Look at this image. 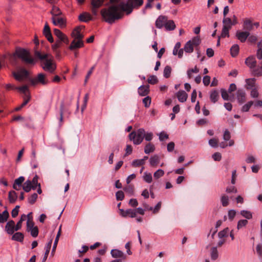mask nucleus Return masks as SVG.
Returning a JSON list of instances; mask_svg holds the SVG:
<instances>
[{"instance_id": "obj_1", "label": "nucleus", "mask_w": 262, "mask_h": 262, "mask_svg": "<svg viewBox=\"0 0 262 262\" xmlns=\"http://www.w3.org/2000/svg\"><path fill=\"white\" fill-rule=\"evenodd\" d=\"M124 12L120 8L119 3L117 5H113L108 8H104L101 10L102 17L106 22L110 24L121 18Z\"/></svg>"}, {"instance_id": "obj_2", "label": "nucleus", "mask_w": 262, "mask_h": 262, "mask_svg": "<svg viewBox=\"0 0 262 262\" xmlns=\"http://www.w3.org/2000/svg\"><path fill=\"white\" fill-rule=\"evenodd\" d=\"M35 56L41 60L42 68L50 73H53L56 69V64L53 61L51 55L44 53L41 54L39 51L35 52Z\"/></svg>"}, {"instance_id": "obj_3", "label": "nucleus", "mask_w": 262, "mask_h": 262, "mask_svg": "<svg viewBox=\"0 0 262 262\" xmlns=\"http://www.w3.org/2000/svg\"><path fill=\"white\" fill-rule=\"evenodd\" d=\"M143 4V0H127L126 2L119 3L120 8L127 15L130 14L134 9H138Z\"/></svg>"}, {"instance_id": "obj_4", "label": "nucleus", "mask_w": 262, "mask_h": 262, "mask_svg": "<svg viewBox=\"0 0 262 262\" xmlns=\"http://www.w3.org/2000/svg\"><path fill=\"white\" fill-rule=\"evenodd\" d=\"M15 54L21 60L27 63L33 64H34V60L31 56L29 51L21 48H16Z\"/></svg>"}, {"instance_id": "obj_5", "label": "nucleus", "mask_w": 262, "mask_h": 262, "mask_svg": "<svg viewBox=\"0 0 262 262\" xmlns=\"http://www.w3.org/2000/svg\"><path fill=\"white\" fill-rule=\"evenodd\" d=\"M145 135V129L143 128H139L136 131H133L129 134L128 137L132 141L134 144L139 145L143 141Z\"/></svg>"}, {"instance_id": "obj_6", "label": "nucleus", "mask_w": 262, "mask_h": 262, "mask_svg": "<svg viewBox=\"0 0 262 262\" xmlns=\"http://www.w3.org/2000/svg\"><path fill=\"white\" fill-rule=\"evenodd\" d=\"M30 81L32 85H35L38 83L42 85H46L49 83V80L46 78V75L43 73L38 74L35 78L30 79Z\"/></svg>"}, {"instance_id": "obj_7", "label": "nucleus", "mask_w": 262, "mask_h": 262, "mask_svg": "<svg viewBox=\"0 0 262 262\" xmlns=\"http://www.w3.org/2000/svg\"><path fill=\"white\" fill-rule=\"evenodd\" d=\"M54 33L55 35L57 37V40L61 42L62 43H66L68 45L69 42V40L68 37L66 35L63 34L61 31H60L58 29H54Z\"/></svg>"}, {"instance_id": "obj_8", "label": "nucleus", "mask_w": 262, "mask_h": 262, "mask_svg": "<svg viewBox=\"0 0 262 262\" xmlns=\"http://www.w3.org/2000/svg\"><path fill=\"white\" fill-rule=\"evenodd\" d=\"M104 1L105 0H92L91 10L94 15H96L97 14V9L103 5Z\"/></svg>"}, {"instance_id": "obj_9", "label": "nucleus", "mask_w": 262, "mask_h": 262, "mask_svg": "<svg viewBox=\"0 0 262 262\" xmlns=\"http://www.w3.org/2000/svg\"><path fill=\"white\" fill-rule=\"evenodd\" d=\"M52 21L54 25L58 26L60 27H63L66 26V20L65 19L60 16H52Z\"/></svg>"}, {"instance_id": "obj_10", "label": "nucleus", "mask_w": 262, "mask_h": 262, "mask_svg": "<svg viewBox=\"0 0 262 262\" xmlns=\"http://www.w3.org/2000/svg\"><path fill=\"white\" fill-rule=\"evenodd\" d=\"M111 254L113 257L120 258L122 260H124L126 258V256L122 251L116 249L112 250Z\"/></svg>"}, {"instance_id": "obj_11", "label": "nucleus", "mask_w": 262, "mask_h": 262, "mask_svg": "<svg viewBox=\"0 0 262 262\" xmlns=\"http://www.w3.org/2000/svg\"><path fill=\"white\" fill-rule=\"evenodd\" d=\"M5 230L10 235L13 234L15 231H16L14 221L11 220L8 222L5 226Z\"/></svg>"}, {"instance_id": "obj_12", "label": "nucleus", "mask_w": 262, "mask_h": 262, "mask_svg": "<svg viewBox=\"0 0 262 262\" xmlns=\"http://www.w3.org/2000/svg\"><path fill=\"white\" fill-rule=\"evenodd\" d=\"M43 34L48 39V40L50 42H53L54 39L52 37L50 28L47 23H46L44 26V28L43 30Z\"/></svg>"}, {"instance_id": "obj_13", "label": "nucleus", "mask_w": 262, "mask_h": 262, "mask_svg": "<svg viewBox=\"0 0 262 262\" xmlns=\"http://www.w3.org/2000/svg\"><path fill=\"white\" fill-rule=\"evenodd\" d=\"M252 74L256 77H260L262 76V62H260L257 66L256 65L251 70Z\"/></svg>"}, {"instance_id": "obj_14", "label": "nucleus", "mask_w": 262, "mask_h": 262, "mask_svg": "<svg viewBox=\"0 0 262 262\" xmlns=\"http://www.w3.org/2000/svg\"><path fill=\"white\" fill-rule=\"evenodd\" d=\"M166 21V16L160 15L156 21L155 25L156 27L159 29L162 28L163 26H165Z\"/></svg>"}, {"instance_id": "obj_15", "label": "nucleus", "mask_w": 262, "mask_h": 262, "mask_svg": "<svg viewBox=\"0 0 262 262\" xmlns=\"http://www.w3.org/2000/svg\"><path fill=\"white\" fill-rule=\"evenodd\" d=\"M83 41L82 40H76V39H74L72 41L69 48L70 50L72 51L75 49L81 48L83 46Z\"/></svg>"}, {"instance_id": "obj_16", "label": "nucleus", "mask_w": 262, "mask_h": 262, "mask_svg": "<svg viewBox=\"0 0 262 262\" xmlns=\"http://www.w3.org/2000/svg\"><path fill=\"white\" fill-rule=\"evenodd\" d=\"M245 64L251 70L257 64L256 60L254 57L249 56L245 60Z\"/></svg>"}, {"instance_id": "obj_17", "label": "nucleus", "mask_w": 262, "mask_h": 262, "mask_svg": "<svg viewBox=\"0 0 262 262\" xmlns=\"http://www.w3.org/2000/svg\"><path fill=\"white\" fill-rule=\"evenodd\" d=\"M249 35L250 33L248 31H237L236 33V36L242 42H245Z\"/></svg>"}, {"instance_id": "obj_18", "label": "nucleus", "mask_w": 262, "mask_h": 262, "mask_svg": "<svg viewBox=\"0 0 262 262\" xmlns=\"http://www.w3.org/2000/svg\"><path fill=\"white\" fill-rule=\"evenodd\" d=\"M176 95L178 100L182 103L185 102L188 97L187 94L183 90L179 91Z\"/></svg>"}, {"instance_id": "obj_19", "label": "nucleus", "mask_w": 262, "mask_h": 262, "mask_svg": "<svg viewBox=\"0 0 262 262\" xmlns=\"http://www.w3.org/2000/svg\"><path fill=\"white\" fill-rule=\"evenodd\" d=\"M149 92V86L148 85H142L138 88V93L142 96H146Z\"/></svg>"}, {"instance_id": "obj_20", "label": "nucleus", "mask_w": 262, "mask_h": 262, "mask_svg": "<svg viewBox=\"0 0 262 262\" xmlns=\"http://www.w3.org/2000/svg\"><path fill=\"white\" fill-rule=\"evenodd\" d=\"M237 99L239 103L242 104L245 101L246 93L243 90H238L236 93Z\"/></svg>"}, {"instance_id": "obj_21", "label": "nucleus", "mask_w": 262, "mask_h": 262, "mask_svg": "<svg viewBox=\"0 0 262 262\" xmlns=\"http://www.w3.org/2000/svg\"><path fill=\"white\" fill-rule=\"evenodd\" d=\"M23 188L25 191L29 192L31 189L35 190L36 186L32 184V182L30 180H27L24 183Z\"/></svg>"}, {"instance_id": "obj_22", "label": "nucleus", "mask_w": 262, "mask_h": 262, "mask_svg": "<svg viewBox=\"0 0 262 262\" xmlns=\"http://www.w3.org/2000/svg\"><path fill=\"white\" fill-rule=\"evenodd\" d=\"M78 18L81 21L88 22L92 19V17L89 13L84 12L79 15Z\"/></svg>"}, {"instance_id": "obj_23", "label": "nucleus", "mask_w": 262, "mask_h": 262, "mask_svg": "<svg viewBox=\"0 0 262 262\" xmlns=\"http://www.w3.org/2000/svg\"><path fill=\"white\" fill-rule=\"evenodd\" d=\"M232 23L231 18L227 17H224L223 19V27L230 29L232 26L234 25Z\"/></svg>"}, {"instance_id": "obj_24", "label": "nucleus", "mask_w": 262, "mask_h": 262, "mask_svg": "<svg viewBox=\"0 0 262 262\" xmlns=\"http://www.w3.org/2000/svg\"><path fill=\"white\" fill-rule=\"evenodd\" d=\"M8 199L10 203H15L17 199V195L16 192L14 190L10 191L8 194Z\"/></svg>"}, {"instance_id": "obj_25", "label": "nucleus", "mask_w": 262, "mask_h": 262, "mask_svg": "<svg viewBox=\"0 0 262 262\" xmlns=\"http://www.w3.org/2000/svg\"><path fill=\"white\" fill-rule=\"evenodd\" d=\"M24 238V235L21 232H16L12 236V239L13 241L23 242Z\"/></svg>"}, {"instance_id": "obj_26", "label": "nucleus", "mask_w": 262, "mask_h": 262, "mask_svg": "<svg viewBox=\"0 0 262 262\" xmlns=\"http://www.w3.org/2000/svg\"><path fill=\"white\" fill-rule=\"evenodd\" d=\"M219 97V94L217 91L213 90L210 92V98L212 102L215 103L217 101Z\"/></svg>"}, {"instance_id": "obj_27", "label": "nucleus", "mask_w": 262, "mask_h": 262, "mask_svg": "<svg viewBox=\"0 0 262 262\" xmlns=\"http://www.w3.org/2000/svg\"><path fill=\"white\" fill-rule=\"evenodd\" d=\"M256 79L254 78L246 79V88L247 89H253L255 86Z\"/></svg>"}, {"instance_id": "obj_28", "label": "nucleus", "mask_w": 262, "mask_h": 262, "mask_svg": "<svg viewBox=\"0 0 262 262\" xmlns=\"http://www.w3.org/2000/svg\"><path fill=\"white\" fill-rule=\"evenodd\" d=\"M159 157L157 155L151 156L149 159L150 165L152 167L157 165L159 163Z\"/></svg>"}, {"instance_id": "obj_29", "label": "nucleus", "mask_w": 262, "mask_h": 262, "mask_svg": "<svg viewBox=\"0 0 262 262\" xmlns=\"http://www.w3.org/2000/svg\"><path fill=\"white\" fill-rule=\"evenodd\" d=\"M155 150V145L151 143H149L146 145L144 147V152L146 154H149Z\"/></svg>"}, {"instance_id": "obj_30", "label": "nucleus", "mask_w": 262, "mask_h": 262, "mask_svg": "<svg viewBox=\"0 0 262 262\" xmlns=\"http://www.w3.org/2000/svg\"><path fill=\"white\" fill-rule=\"evenodd\" d=\"M164 27L166 30L171 31V30H173L175 29L176 25L173 20H167Z\"/></svg>"}, {"instance_id": "obj_31", "label": "nucleus", "mask_w": 262, "mask_h": 262, "mask_svg": "<svg viewBox=\"0 0 262 262\" xmlns=\"http://www.w3.org/2000/svg\"><path fill=\"white\" fill-rule=\"evenodd\" d=\"M52 244V239H51L49 241V242L47 244V245L45 247L46 252L45 253V255L43 258V260H42L43 261H46L48 255L49 253V252H50V249L51 247Z\"/></svg>"}, {"instance_id": "obj_32", "label": "nucleus", "mask_w": 262, "mask_h": 262, "mask_svg": "<svg viewBox=\"0 0 262 262\" xmlns=\"http://www.w3.org/2000/svg\"><path fill=\"white\" fill-rule=\"evenodd\" d=\"M219 256V253L216 247H213L211 249L210 257L213 260H216Z\"/></svg>"}, {"instance_id": "obj_33", "label": "nucleus", "mask_w": 262, "mask_h": 262, "mask_svg": "<svg viewBox=\"0 0 262 262\" xmlns=\"http://www.w3.org/2000/svg\"><path fill=\"white\" fill-rule=\"evenodd\" d=\"M61 226H60L59 227V230L58 231V233L56 235L54 242L52 250V254H53L54 252L55 251V250H56V247H57V244L58 242L59 238L61 234Z\"/></svg>"}, {"instance_id": "obj_34", "label": "nucleus", "mask_w": 262, "mask_h": 262, "mask_svg": "<svg viewBox=\"0 0 262 262\" xmlns=\"http://www.w3.org/2000/svg\"><path fill=\"white\" fill-rule=\"evenodd\" d=\"M194 47L191 43V41H188L185 45L184 50L186 53H192L193 51Z\"/></svg>"}, {"instance_id": "obj_35", "label": "nucleus", "mask_w": 262, "mask_h": 262, "mask_svg": "<svg viewBox=\"0 0 262 262\" xmlns=\"http://www.w3.org/2000/svg\"><path fill=\"white\" fill-rule=\"evenodd\" d=\"M239 47L237 45H234L230 49V52L232 57H235L238 53Z\"/></svg>"}, {"instance_id": "obj_36", "label": "nucleus", "mask_w": 262, "mask_h": 262, "mask_svg": "<svg viewBox=\"0 0 262 262\" xmlns=\"http://www.w3.org/2000/svg\"><path fill=\"white\" fill-rule=\"evenodd\" d=\"M229 232L228 228H226L224 230L221 231L218 233V237L220 238H224V237H227Z\"/></svg>"}, {"instance_id": "obj_37", "label": "nucleus", "mask_w": 262, "mask_h": 262, "mask_svg": "<svg viewBox=\"0 0 262 262\" xmlns=\"http://www.w3.org/2000/svg\"><path fill=\"white\" fill-rule=\"evenodd\" d=\"M171 68L169 66H166L164 69L163 76L165 78H168L170 76Z\"/></svg>"}, {"instance_id": "obj_38", "label": "nucleus", "mask_w": 262, "mask_h": 262, "mask_svg": "<svg viewBox=\"0 0 262 262\" xmlns=\"http://www.w3.org/2000/svg\"><path fill=\"white\" fill-rule=\"evenodd\" d=\"M240 214L248 220H250L252 217V214L250 211L248 210H241Z\"/></svg>"}, {"instance_id": "obj_39", "label": "nucleus", "mask_w": 262, "mask_h": 262, "mask_svg": "<svg viewBox=\"0 0 262 262\" xmlns=\"http://www.w3.org/2000/svg\"><path fill=\"white\" fill-rule=\"evenodd\" d=\"M221 201L222 205L224 207H226L229 204V197L226 194H223L221 196Z\"/></svg>"}, {"instance_id": "obj_40", "label": "nucleus", "mask_w": 262, "mask_h": 262, "mask_svg": "<svg viewBox=\"0 0 262 262\" xmlns=\"http://www.w3.org/2000/svg\"><path fill=\"white\" fill-rule=\"evenodd\" d=\"M143 178L144 181L148 183H150L152 180L151 174L147 172L144 173Z\"/></svg>"}, {"instance_id": "obj_41", "label": "nucleus", "mask_w": 262, "mask_h": 262, "mask_svg": "<svg viewBox=\"0 0 262 262\" xmlns=\"http://www.w3.org/2000/svg\"><path fill=\"white\" fill-rule=\"evenodd\" d=\"M244 28L247 30L251 31L253 28V25L252 24V22L249 19H247L244 21Z\"/></svg>"}, {"instance_id": "obj_42", "label": "nucleus", "mask_w": 262, "mask_h": 262, "mask_svg": "<svg viewBox=\"0 0 262 262\" xmlns=\"http://www.w3.org/2000/svg\"><path fill=\"white\" fill-rule=\"evenodd\" d=\"M51 14L52 16H60L62 14V12L59 8L54 6L51 11Z\"/></svg>"}, {"instance_id": "obj_43", "label": "nucleus", "mask_w": 262, "mask_h": 262, "mask_svg": "<svg viewBox=\"0 0 262 262\" xmlns=\"http://www.w3.org/2000/svg\"><path fill=\"white\" fill-rule=\"evenodd\" d=\"M253 104V102L252 101H250L245 105L242 106L241 111L243 112H247L249 111L251 106Z\"/></svg>"}, {"instance_id": "obj_44", "label": "nucleus", "mask_w": 262, "mask_h": 262, "mask_svg": "<svg viewBox=\"0 0 262 262\" xmlns=\"http://www.w3.org/2000/svg\"><path fill=\"white\" fill-rule=\"evenodd\" d=\"M26 217V215L25 214H23L21 215L20 220L15 225V230L16 231H18L21 228V224L25 220Z\"/></svg>"}, {"instance_id": "obj_45", "label": "nucleus", "mask_w": 262, "mask_h": 262, "mask_svg": "<svg viewBox=\"0 0 262 262\" xmlns=\"http://www.w3.org/2000/svg\"><path fill=\"white\" fill-rule=\"evenodd\" d=\"M80 34V29L77 27L74 29V30L71 33V36L74 38V39L77 40L78 38L79 37Z\"/></svg>"}, {"instance_id": "obj_46", "label": "nucleus", "mask_w": 262, "mask_h": 262, "mask_svg": "<svg viewBox=\"0 0 262 262\" xmlns=\"http://www.w3.org/2000/svg\"><path fill=\"white\" fill-rule=\"evenodd\" d=\"M37 194L34 193L28 199V203L30 204H34L37 199Z\"/></svg>"}, {"instance_id": "obj_47", "label": "nucleus", "mask_w": 262, "mask_h": 262, "mask_svg": "<svg viewBox=\"0 0 262 262\" xmlns=\"http://www.w3.org/2000/svg\"><path fill=\"white\" fill-rule=\"evenodd\" d=\"M189 41H191V43L193 47H196L201 43V39L199 36L194 37Z\"/></svg>"}, {"instance_id": "obj_48", "label": "nucleus", "mask_w": 262, "mask_h": 262, "mask_svg": "<svg viewBox=\"0 0 262 262\" xmlns=\"http://www.w3.org/2000/svg\"><path fill=\"white\" fill-rule=\"evenodd\" d=\"M164 174L163 170L159 169L155 172L154 173V177L156 179H158L160 177H162Z\"/></svg>"}, {"instance_id": "obj_49", "label": "nucleus", "mask_w": 262, "mask_h": 262, "mask_svg": "<svg viewBox=\"0 0 262 262\" xmlns=\"http://www.w3.org/2000/svg\"><path fill=\"white\" fill-rule=\"evenodd\" d=\"M147 81L151 84H155L158 82V80L157 76L155 75H151L148 78Z\"/></svg>"}, {"instance_id": "obj_50", "label": "nucleus", "mask_w": 262, "mask_h": 262, "mask_svg": "<svg viewBox=\"0 0 262 262\" xmlns=\"http://www.w3.org/2000/svg\"><path fill=\"white\" fill-rule=\"evenodd\" d=\"M28 232H30L31 235L33 237H36L38 234V229L37 226H35L34 228H32Z\"/></svg>"}, {"instance_id": "obj_51", "label": "nucleus", "mask_w": 262, "mask_h": 262, "mask_svg": "<svg viewBox=\"0 0 262 262\" xmlns=\"http://www.w3.org/2000/svg\"><path fill=\"white\" fill-rule=\"evenodd\" d=\"M126 213H127V216H129L130 217H135L137 215L136 210L132 209H127Z\"/></svg>"}, {"instance_id": "obj_52", "label": "nucleus", "mask_w": 262, "mask_h": 262, "mask_svg": "<svg viewBox=\"0 0 262 262\" xmlns=\"http://www.w3.org/2000/svg\"><path fill=\"white\" fill-rule=\"evenodd\" d=\"M248 224V221L247 220H241L237 223V228L238 229H241L243 227L245 226Z\"/></svg>"}, {"instance_id": "obj_53", "label": "nucleus", "mask_w": 262, "mask_h": 262, "mask_svg": "<svg viewBox=\"0 0 262 262\" xmlns=\"http://www.w3.org/2000/svg\"><path fill=\"white\" fill-rule=\"evenodd\" d=\"M144 164V163L143 162V160H141V159L134 160L132 163V165L134 167H138Z\"/></svg>"}, {"instance_id": "obj_54", "label": "nucleus", "mask_w": 262, "mask_h": 262, "mask_svg": "<svg viewBox=\"0 0 262 262\" xmlns=\"http://www.w3.org/2000/svg\"><path fill=\"white\" fill-rule=\"evenodd\" d=\"M230 29L223 27L222 33H221V37H229V31Z\"/></svg>"}, {"instance_id": "obj_55", "label": "nucleus", "mask_w": 262, "mask_h": 262, "mask_svg": "<svg viewBox=\"0 0 262 262\" xmlns=\"http://www.w3.org/2000/svg\"><path fill=\"white\" fill-rule=\"evenodd\" d=\"M116 199L118 201H122L124 199V194L122 191H118L116 193Z\"/></svg>"}, {"instance_id": "obj_56", "label": "nucleus", "mask_w": 262, "mask_h": 262, "mask_svg": "<svg viewBox=\"0 0 262 262\" xmlns=\"http://www.w3.org/2000/svg\"><path fill=\"white\" fill-rule=\"evenodd\" d=\"M228 92L225 89H221V95L224 100H228L229 99Z\"/></svg>"}, {"instance_id": "obj_57", "label": "nucleus", "mask_w": 262, "mask_h": 262, "mask_svg": "<svg viewBox=\"0 0 262 262\" xmlns=\"http://www.w3.org/2000/svg\"><path fill=\"white\" fill-rule=\"evenodd\" d=\"M159 138L161 141H163L168 138V135L164 132H162L159 134Z\"/></svg>"}, {"instance_id": "obj_58", "label": "nucleus", "mask_w": 262, "mask_h": 262, "mask_svg": "<svg viewBox=\"0 0 262 262\" xmlns=\"http://www.w3.org/2000/svg\"><path fill=\"white\" fill-rule=\"evenodd\" d=\"M143 103L144 104L145 107H148L151 103V98L149 96L145 97L143 99Z\"/></svg>"}, {"instance_id": "obj_59", "label": "nucleus", "mask_w": 262, "mask_h": 262, "mask_svg": "<svg viewBox=\"0 0 262 262\" xmlns=\"http://www.w3.org/2000/svg\"><path fill=\"white\" fill-rule=\"evenodd\" d=\"M226 192L227 193H236L237 192L236 188L234 186H228L226 189Z\"/></svg>"}, {"instance_id": "obj_60", "label": "nucleus", "mask_w": 262, "mask_h": 262, "mask_svg": "<svg viewBox=\"0 0 262 262\" xmlns=\"http://www.w3.org/2000/svg\"><path fill=\"white\" fill-rule=\"evenodd\" d=\"M209 144L212 147H216L217 146L218 140L213 138L209 140Z\"/></svg>"}, {"instance_id": "obj_61", "label": "nucleus", "mask_w": 262, "mask_h": 262, "mask_svg": "<svg viewBox=\"0 0 262 262\" xmlns=\"http://www.w3.org/2000/svg\"><path fill=\"white\" fill-rule=\"evenodd\" d=\"M61 42L57 40L55 43L52 46V49L53 51H57L58 49L61 47Z\"/></svg>"}, {"instance_id": "obj_62", "label": "nucleus", "mask_w": 262, "mask_h": 262, "mask_svg": "<svg viewBox=\"0 0 262 262\" xmlns=\"http://www.w3.org/2000/svg\"><path fill=\"white\" fill-rule=\"evenodd\" d=\"M24 180H25V178L24 177H23V176L19 177L18 178L15 180L13 184H14L15 185H17L21 186V184H22L23 182L24 181Z\"/></svg>"}, {"instance_id": "obj_63", "label": "nucleus", "mask_w": 262, "mask_h": 262, "mask_svg": "<svg viewBox=\"0 0 262 262\" xmlns=\"http://www.w3.org/2000/svg\"><path fill=\"white\" fill-rule=\"evenodd\" d=\"M153 138V134L151 132H145L144 138L145 140L147 141H150Z\"/></svg>"}, {"instance_id": "obj_64", "label": "nucleus", "mask_w": 262, "mask_h": 262, "mask_svg": "<svg viewBox=\"0 0 262 262\" xmlns=\"http://www.w3.org/2000/svg\"><path fill=\"white\" fill-rule=\"evenodd\" d=\"M256 251L258 255L262 257V244H258L256 247Z\"/></svg>"}]
</instances>
